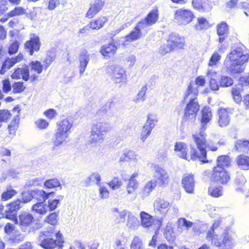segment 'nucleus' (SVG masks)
Returning a JSON list of instances; mask_svg holds the SVG:
<instances>
[{
	"mask_svg": "<svg viewBox=\"0 0 249 249\" xmlns=\"http://www.w3.org/2000/svg\"><path fill=\"white\" fill-rule=\"evenodd\" d=\"M212 113L209 107H205L202 110L201 118L202 127L198 133L193 135V139L195 142L197 149L193 148L191 150L192 158H197L203 162L207 163L211 161L207 159L206 148L213 151L217 150V147L214 145L210 140H206L207 134L205 132L204 126L211 119Z\"/></svg>",
	"mask_w": 249,
	"mask_h": 249,
	"instance_id": "obj_1",
	"label": "nucleus"
},
{
	"mask_svg": "<svg viewBox=\"0 0 249 249\" xmlns=\"http://www.w3.org/2000/svg\"><path fill=\"white\" fill-rule=\"evenodd\" d=\"M206 239L218 249H233L235 241L230 229L221 226V220H215L207 232Z\"/></svg>",
	"mask_w": 249,
	"mask_h": 249,
	"instance_id": "obj_2",
	"label": "nucleus"
},
{
	"mask_svg": "<svg viewBox=\"0 0 249 249\" xmlns=\"http://www.w3.org/2000/svg\"><path fill=\"white\" fill-rule=\"evenodd\" d=\"M195 87L191 83L188 86L187 91L184 95V101L189 100L185 110L183 120L184 121H194L196 114L199 109V106L196 100V96L198 93V86H202L205 84V80L202 76H198L195 81Z\"/></svg>",
	"mask_w": 249,
	"mask_h": 249,
	"instance_id": "obj_3",
	"label": "nucleus"
},
{
	"mask_svg": "<svg viewBox=\"0 0 249 249\" xmlns=\"http://www.w3.org/2000/svg\"><path fill=\"white\" fill-rule=\"evenodd\" d=\"M249 59V54L246 53L243 48L234 47L227 55L224 65L228 72L231 74L239 73L244 71V64Z\"/></svg>",
	"mask_w": 249,
	"mask_h": 249,
	"instance_id": "obj_4",
	"label": "nucleus"
},
{
	"mask_svg": "<svg viewBox=\"0 0 249 249\" xmlns=\"http://www.w3.org/2000/svg\"><path fill=\"white\" fill-rule=\"evenodd\" d=\"M5 217L15 221L16 224L20 226L23 231H27L28 227L34 219L31 214L25 212L21 213L18 218L16 216H14V214H7Z\"/></svg>",
	"mask_w": 249,
	"mask_h": 249,
	"instance_id": "obj_5",
	"label": "nucleus"
},
{
	"mask_svg": "<svg viewBox=\"0 0 249 249\" xmlns=\"http://www.w3.org/2000/svg\"><path fill=\"white\" fill-rule=\"evenodd\" d=\"M49 232H41L37 238L38 244L45 249H52L58 247L59 249L62 248V242L58 240H53L49 236Z\"/></svg>",
	"mask_w": 249,
	"mask_h": 249,
	"instance_id": "obj_6",
	"label": "nucleus"
},
{
	"mask_svg": "<svg viewBox=\"0 0 249 249\" xmlns=\"http://www.w3.org/2000/svg\"><path fill=\"white\" fill-rule=\"evenodd\" d=\"M194 18L193 12L183 8L177 10L174 15V20L179 25H186L190 23Z\"/></svg>",
	"mask_w": 249,
	"mask_h": 249,
	"instance_id": "obj_7",
	"label": "nucleus"
},
{
	"mask_svg": "<svg viewBox=\"0 0 249 249\" xmlns=\"http://www.w3.org/2000/svg\"><path fill=\"white\" fill-rule=\"evenodd\" d=\"M111 78L115 83H120L126 79L125 71L118 65H112L108 68Z\"/></svg>",
	"mask_w": 249,
	"mask_h": 249,
	"instance_id": "obj_8",
	"label": "nucleus"
},
{
	"mask_svg": "<svg viewBox=\"0 0 249 249\" xmlns=\"http://www.w3.org/2000/svg\"><path fill=\"white\" fill-rule=\"evenodd\" d=\"M40 45L39 37L35 34H32L30 40L25 42V47L29 51L30 54L33 55L34 52L39 51Z\"/></svg>",
	"mask_w": 249,
	"mask_h": 249,
	"instance_id": "obj_9",
	"label": "nucleus"
},
{
	"mask_svg": "<svg viewBox=\"0 0 249 249\" xmlns=\"http://www.w3.org/2000/svg\"><path fill=\"white\" fill-rule=\"evenodd\" d=\"M213 178L214 181L224 184L229 180L230 176L225 169H220L219 167H213Z\"/></svg>",
	"mask_w": 249,
	"mask_h": 249,
	"instance_id": "obj_10",
	"label": "nucleus"
},
{
	"mask_svg": "<svg viewBox=\"0 0 249 249\" xmlns=\"http://www.w3.org/2000/svg\"><path fill=\"white\" fill-rule=\"evenodd\" d=\"M153 168L154 170L153 179L157 181V184H165L168 178V175L167 173L164 169L158 165H155Z\"/></svg>",
	"mask_w": 249,
	"mask_h": 249,
	"instance_id": "obj_11",
	"label": "nucleus"
},
{
	"mask_svg": "<svg viewBox=\"0 0 249 249\" xmlns=\"http://www.w3.org/2000/svg\"><path fill=\"white\" fill-rule=\"evenodd\" d=\"M182 183L183 188L187 193H193L195 185V181L193 174H184L182 179Z\"/></svg>",
	"mask_w": 249,
	"mask_h": 249,
	"instance_id": "obj_12",
	"label": "nucleus"
},
{
	"mask_svg": "<svg viewBox=\"0 0 249 249\" xmlns=\"http://www.w3.org/2000/svg\"><path fill=\"white\" fill-rule=\"evenodd\" d=\"M11 78L13 79H22L26 81H28L30 79L29 67L25 66L17 68L12 74Z\"/></svg>",
	"mask_w": 249,
	"mask_h": 249,
	"instance_id": "obj_13",
	"label": "nucleus"
},
{
	"mask_svg": "<svg viewBox=\"0 0 249 249\" xmlns=\"http://www.w3.org/2000/svg\"><path fill=\"white\" fill-rule=\"evenodd\" d=\"M23 58L22 54L19 53L16 57L6 59L2 64L1 70H0V73L3 74L5 71L10 69L16 63L20 62Z\"/></svg>",
	"mask_w": 249,
	"mask_h": 249,
	"instance_id": "obj_14",
	"label": "nucleus"
},
{
	"mask_svg": "<svg viewBox=\"0 0 249 249\" xmlns=\"http://www.w3.org/2000/svg\"><path fill=\"white\" fill-rule=\"evenodd\" d=\"M207 76L209 79V86L212 90H218L220 87L217 80L218 77L217 72L213 70H209L207 73Z\"/></svg>",
	"mask_w": 249,
	"mask_h": 249,
	"instance_id": "obj_15",
	"label": "nucleus"
},
{
	"mask_svg": "<svg viewBox=\"0 0 249 249\" xmlns=\"http://www.w3.org/2000/svg\"><path fill=\"white\" fill-rule=\"evenodd\" d=\"M117 48L118 46L113 41L102 46L100 51L105 57H110L115 53Z\"/></svg>",
	"mask_w": 249,
	"mask_h": 249,
	"instance_id": "obj_16",
	"label": "nucleus"
},
{
	"mask_svg": "<svg viewBox=\"0 0 249 249\" xmlns=\"http://www.w3.org/2000/svg\"><path fill=\"white\" fill-rule=\"evenodd\" d=\"M29 67L30 68V78L32 81L36 80L38 78V75L36 73H32L34 71L37 74L41 73L43 69V66L41 62L38 61H32L30 63Z\"/></svg>",
	"mask_w": 249,
	"mask_h": 249,
	"instance_id": "obj_17",
	"label": "nucleus"
},
{
	"mask_svg": "<svg viewBox=\"0 0 249 249\" xmlns=\"http://www.w3.org/2000/svg\"><path fill=\"white\" fill-rule=\"evenodd\" d=\"M174 150L179 157L188 160L187 153L188 149L186 143L182 142H177L174 146Z\"/></svg>",
	"mask_w": 249,
	"mask_h": 249,
	"instance_id": "obj_18",
	"label": "nucleus"
},
{
	"mask_svg": "<svg viewBox=\"0 0 249 249\" xmlns=\"http://www.w3.org/2000/svg\"><path fill=\"white\" fill-rule=\"evenodd\" d=\"M91 129L104 135L105 133L110 130V126L108 123L104 122H97L93 123Z\"/></svg>",
	"mask_w": 249,
	"mask_h": 249,
	"instance_id": "obj_19",
	"label": "nucleus"
},
{
	"mask_svg": "<svg viewBox=\"0 0 249 249\" xmlns=\"http://www.w3.org/2000/svg\"><path fill=\"white\" fill-rule=\"evenodd\" d=\"M128 211L124 210L122 211H119V209L114 208L112 209L113 213V219L116 223H122L125 221V217L128 213Z\"/></svg>",
	"mask_w": 249,
	"mask_h": 249,
	"instance_id": "obj_20",
	"label": "nucleus"
},
{
	"mask_svg": "<svg viewBox=\"0 0 249 249\" xmlns=\"http://www.w3.org/2000/svg\"><path fill=\"white\" fill-rule=\"evenodd\" d=\"M104 2L101 0H95L93 4H91L90 7L87 13V17L89 18H93L102 8Z\"/></svg>",
	"mask_w": 249,
	"mask_h": 249,
	"instance_id": "obj_21",
	"label": "nucleus"
},
{
	"mask_svg": "<svg viewBox=\"0 0 249 249\" xmlns=\"http://www.w3.org/2000/svg\"><path fill=\"white\" fill-rule=\"evenodd\" d=\"M229 32V27L225 22H221L217 25V33L219 36V42L222 43L227 37Z\"/></svg>",
	"mask_w": 249,
	"mask_h": 249,
	"instance_id": "obj_22",
	"label": "nucleus"
},
{
	"mask_svg": "<svg viewBox=\"0 0 249 249\" xmlns=\"http://www.w3.org/2000/svg\"><path fill=\"white\" fill-rule=\"evenodd\" d=\"M219 120L218 124L220 127H225L228 125L230 122V118L228 110L221 108L218 110Z\"/></svg>",
	"mask_w": 249,
	"mask_h": 249,
	"instance_id": "obj_23",
	"label": "nucleus"
},
{
	"mask_svg": "<svg viewBox=\"0 0 249 249\" xmlns=\"http://www.w3.org/2000/svg\"><path fill=\"white\" fill-rule=\"evenodd\" d=\"M142 32L139 31L136 27L124 37L125 40L123 42V45L125 46L127 42H131L136 41L141 38Z\"/></svg>",
	"mask_w": 249,
	"mask_h": 249,
	"instance_id": "obj_24",
	"label": "nucleus"
},
{
	"mask_svg": "<svg viewBox=\"0 0 249 249\" xmlns=\"http://www.w3.org/2000/svg\"><path fill=\"white\" fill-rule=\"evenodd\" d=\"M89 54L86 50H83L81 52L79 57L80 74H82L87 66L89 61Z\"/></svg>",
	"mask_w": 249,
	"mask_h": 249,
	"instance_id": "obj_25",
	"label": "nucleus"
},
{
	"mask_svg": "<svg viewBox=\"0 0 249 249\" xmlns=\"http://www.w3.org/2000/svg\"><path fill=\"white\" fill-rule=\"evenodd\" d=\"M20 109L19 107H15L12 110V112L15 114L14 118L9 125L8 128L11 134L14 133L18 126L19 121L18 115Z\"/></svg>",
	"mask_w": 249,
	"mask_h": 249,
	"instance_id": "obj_26",
	"label": "nucleus"
},
{
	"mask_svg": "<svg viewBox=\"0 0 249 249\" xmlns=\"http://www.w3.org/2000/svg\"><path fill=\"white\" fill-rule=\"evenodd\" d=\"M184 45V38L178 36L171 35L168 39V45L173 47V50L176 48H182Z\"/></svg>",
	"mask_w": 249,
	"mask_h": 249,
	"instance_id": "obj_27",
	"label": "nucleus"
},
{
	"mask_svg": "<svg viewBox=\"0 0 249 249\" xmlns=\"http://www.w3.org/2000/svg\"><path fill=\"white\" fill-rule=\"evenodd\" d=\"M157 181L151 179L148 181L142 189V195L143 197L148 196L157 185Z\"/></svg>",
	"mask_w": 249,
	"mask_h": 249,
	"instance_id": "obj_28",
	"label": "nucleus"
},
{
	"mask_svg": "<svg viewBox=\"0 0 249 249\" xmlns=\"http://www.w3.org/2000/svg\"><path fill=\"white\" fill-rule=\"evenodd\" d=\"M169 206V202L163 199L158 198L154 202V209L160 212H163L164 210L167 212Z\"/></svg>",
	"mask_w": 249,
	"mask_h": 249,
	"instance_id": "obj_29",
	"label": "nucleus"
},
{
	"mask_svg": "<svg viewBox=\"0 0 249 249\" xmlns=\"http://www.w3.org/2000/svg\"><path fill=\"white\" fill-rule=\"evenodd\" d=\"M249 149V141L238 140L235 142L233 150L239 152H244Z\"/></svg>",
	"mask_w": 249,
	"mask_h": 249,
	"instance_id": "obj_30",
	"label": "nucleus"
},
{
	"mask_svg": "<svg viewBox=\"0 0 249 249\" xmlns=\"http://www.w3.org/2000/svg\"><path fill=\"white\" fill-rule=\"evenodd\" d=\"M21 200L18 199L7 205L5 210V216L7 214H14V216H16V212L21 207Z\"/></svg>",
	"mask_w": 249,
	"mask_h": 249,
	"instance_id": "obj_31",
	"label": "nucleus"
},
{
	"mask_svg": "<svg viewBox=\"0 0 249 249\" xmlns=\"http://www.w3.org/2000/svg\"><path fill=\"white\" fill-rule=\"evenodd\" d=\"M141 224L142 227L147 228L153 225V220L152 216L148 213L142 212L140 213Z\"/></svg>",
	"mask_w": 249,
	"mask_h": 249,
	"instance_id": "obj_32",
	"label": "nucleus"
},
{
	"mask_svg": "<svg viewBox=\"0 0 249 249\" xmlns=\"http://www.w3.org/2000/svg\"><path fill=\"white\" fill-rule=\"evenodd\" d=\"M157 122L158 120L155 114H149L147 116V121L144 124L143 127L148 130V132L151 133Z\"/></svg>",
	"mask_w": 249,
	"mask_h": 249,
	"instance_id": "obj_33",
	"label": "nucleus"
},
{
	"mask_svg": "<svg viewBox=\"0 0 249 249\" xmlns=\"http://www.w3.org/2000/svg\"><path fill=\"white\" fill-rule=\"evenodd\" d=\"M178 228L181 230L182 231H188L193 226V223L187 220L185 218H179L177 221Z\"/></svg>",
	"mask_w": 249,
	"mask_h": 249,
	"instance_id": "obj_34",
	"label": "nucleus"
},
{
	"mask_svg": "<svg viewBox=\"0 0 249 249\" xmlns=\"http://www.w3.org/2000/svg\"><path fill=\"white\" fill-rule=\"evenodd\" d=\"M217 165L215 167H219L220 169L229 167L231 164V159L228 156H220L217 159Z\"/></svg>",
	"mask_w": 249,
	"mask_h": 249,
	"instance_id": "obj_35",
	"label": "nucleus"
},
{
	"mask_svg": "<svg viewBox=\"0 0 249 249\" xmlns=\"http://www.w3.org/2000/svg\"><path fill=\"white\" fill-rule=\"evenodd\" d=\"M237 163L241 168L244 170L249 169V157L244 155H240L237 157L236 159Z\"/></svg>",
	"mask_w": 249,
	"mask_h": 249,
	"instance_id": "obj_36",
	"label": "nucleus"
},
{
	"mask_svg": "<svg viewBox=\"0 0 249 249\" xmlns=\"http://www.w3.org/2000/svg\"><path fill=\"white\" fill-rule=\"evenodd\" d=\"M129 160L137 161V155L132 151L126 150L120 157L119 161L121 162H125Z\"/></svg>",
	"mask_w": 249,
	"mask_h": 249,
	"instance_id": "obj_37",
	"label": "nucleus"
},
{
	"mask_svg": "<svg viewBox=\"0 0 249 249\" xmlns=\"http://www.w3.org/2000/svg\"><path fill=\"white\" fill-rule=\"evenodd\" d=\"M73 123V118L71 116L68 117L63 119V133L66 134L65 137L71 133V128ZM64 134H63V136Z\"/></svg>",
	"mask_w": 249,
	"mask_h": 249,
	"instance_id": "obj_38",
	"label": "nucleus"
},
{
	"mask_svg": "<svg viewBox=\"0 0 249 249\" xmlns=\"http://www.w3.org/2000/svg\"><path fill=\"white\" fill-rule=\"evenodd\" d=\"M107 21V18L105 17H101L98 19L90 22V28L92 29L98 30L103 26Z\"/></svg>",
	"mask_w": 249,
	"mask_h": 249,
	"instance_id": "obj_39",
	"label": "nucleus"
},
{
	"mask_svg": "<svg viewBox=\"0 0 249 249\" xmlns=\"http://www.w3.org/2000/svg\"><path fill=\"white\" fill-rule=\"evenodd\" d=\"M159 18V11L158 9L151 10L144 19L151 25L155 24Z\"/></svg>",
	"mask_w": 249,
	"mask_h": 249,
	"instance_id": "obj_40",
	"label": "nucleus"
},
{
	"mask_svg": "<svg viewBox=\"0 0 249 249\" xmlns=\"http://www.w3.org/2000/svg\"><path fill=\"white\" fill-rule=\"evenodd\" d=\"M246 180L243 175L240 173H237L234 179V183L237 186H239L236 189V191L243 192V189L242 187L246 182Z\"/></svg>",
	"mask_w": 249,
	"mask_h": 249,
	"instance_id": "obj_41",
	"label": "nucleus"
},
{
	"mask_svg": "<svg viewBox=\"0 0 249 249\" xmlns=\"http://www.w3.org/2000/svg\"><path fill=\"white\" fill-rule=\"evenodd\" d=\"M53 192L46 193L42 190H36L34 192V197L39 201H44L47 199L50 196L53 195Z\"/></svg>",
	"mask_w": 249,
	"mask_h": 249,
	"instance_id": "obj_42",
	"label": "nucleus"
},
{
	"mask_svg": "<svg viewBox=\"0 0 249 249\" xmlns=\"http://www.w3.org/2000/svg\"><path fill=\"white\" fill-rule=\"evenodd\" d=\"M103 135L101 133H97V132L91 129L89 137L90 142L95 144L101 143L104 140Z\"/></svg>",
	"mask_w": 249,
	"mask_h": 249,
	"instance_id": "obj_43",
	"label": "nucleus"
},
{
	"mask_svg": "<svg viewBox=\"0 0 249 249\" xmlns=\"http://www.w3.org/2000/svg\"><path fill=\"white\" fill-rule=\"evenodd\" d=\"M208 194L214 197L221 196L222 195V187L221 186H210L208 188Z\"/></svg>",
	"mask_w": 249,
	"mask_h": 249,
	"instance_id": "obj_44",
	"label": "nucleus"
},
{
	"mask_svg": "<svg viewBox=\"0 0 249 249\" xmlns=\"http://www.w3.org/2000/svg\"><path fill=\"white\" fill-rule=\"evenodd\" d=\"M241 90L242 88L240 85L233 87L232 89V97L235 102L237 104H239L242 100V97L241 94Z\"/></svg>",
	"mask_w": 249,
	"mask_h": 249,
	"instance_id": "obj_45",
	"label": "nucleus"
},
{
	"mask_svg": "<svg viewBox=\"0 0 249 249\" xmlns=\"http://www.w3.org/2000/svg\"><path fill=\"white\" fill-rule=\"evenodd\" d=\"M32 209L37 213L41 214H45L48 211V207L43 202L36 203L32 206Z\"/></svg>",
	"mask_w": 249,
	"mask_h": 249,
	"instance_id": "obj_46",
	"label": "nucleus"
},
{
	"mask_svg": "<svg viewBox=\"0 0 249 249\" xmlns=\"http://www.w3.org/2000/svg\"><path fill=\"white\" fill-rule=\"evenodd\" d=\"M101 176L98 172L92 173L85 180V182L89 185L91 182H95L99 185L101 181Z\"/></svg>",
	"mask_w": 249,
	"mask_h": 249,
	"instance_id": "obj_47",
	"label": "nucleus"
},
{
	"mask_svg": "<svg viewBox=\"0 0 249 249\" xmlns=\"http://www.w3.org/2000/svg\"><path fill=\"white\" fill-rule=\"evenodd\" d=\"M126 216H127L126 224L129 228H134L138 226V219L131 212L128 211Z\"/></svg>",
	"mask_w": 249,
	"mask_h": 249,
	"instance_id": "obj_48",
	"label": "nucleus"
},
{
	"mask_svg": "<svg viewBox=\"0 0 249 249\" xmlns=\"http://www.w3.org/2000/svg\"><path fill=\"white\" fill-rule=\"evenodd\" d=\"M61 123L58 124V127L56 130L55 134V140L54 141V146H59L62 142V127L60 125Z\"/></svg>",
	"mask_w": 249,
	"mask_h": 249,
	"instance_id": "obj_49",
	"label": "nucleus"
},
{
	"mask_svg": "<svg viewBox=\"0 0 249 249\" xmlns=\"http://www.w3.org/2000/svg\"><path fill=\"white\" fill-rule=\"evenodd\" d=\"M138 186V182L136 180L129 179L126 186L128 194H134Z\"/></svg>",
	"mask_w": 249,
	"mask_h": 249,
	"instance_id": "obj_50",
	"label": "nucleus"
},
{
	"mask_svg": "<svg viewBox=\"0 0 249 249\" xmlns=\"http://www.w3.org/2000/svg\"><path fill=\"white\" fill-rule=\"evenodd\" d=\"M26 13V10L20 6L16 7L15 8L7 13V16L11 18L17 16L23 15Z\"/></svg>",
	"mask_w": 249,
	"mask_h": 249,
	"instance_id": "obj_51",
	"label": "nucleus"
},
{
	"mask_svg": "<svg viewBox=\"0 0 249 249\" xmlns=\"http://www.w3.org/2000/svg\"><path fill=\"white\" fill-rule=\"evenodd\" d=\"M147 88L146 85L142 87L140 90L137 94V97L134 99V102L136 103H138L140 101H143L145 99V93L147 91Z\"/></svg>",
	"mask_w": 249,
	"mask_h": 249,
	"instance_id": "obj_52",
	"label": "nucleus"
},
{
	"mask_svg": "<svg viewBox=\"0 0 249 249\" xmlns=\"http://www.w3.org/2000/svg\"><path fill=\"white\" fill-rule=\"evenodd\" d=\"M35 124L39 129H45L49 126V122L45 119L39 118L35 122Z\"/></svg>",
	"mask_w": 249,
	"mask_h": 249,
	"instance_id": "obj_53",
	"label": "nucleus"
},
{
	"mask_svg": "<svg viewBox=\"0 0 249 249\" xmlns=\"http://www.w3.org/2000/svg\"><path fill=\"white\" fill-rule=\"evenodd\" d=\"M55 57L54 53L52 51H49L47 53V56L43 61L45 64L44 68L47 69V68L51 65L52 62L54 60Z\"/></svg>",
	"mask_w": 249,
	"mask_h": 249,
	"instance_id": "obj_54",
	"label": "nucleus"
},
{
	"mask_svg": "<svg viewBox=\"0 0 249 249\" xmlns=\"http://www.w3.org/2000/svg\"><path fill=\"white\" fill-rule=\"evenodd\" d=\"M17 194V191L11 187L7 189V191L3 192L1 195V199L4 200H7L11 198Z\"/></svg>",
	"mask_w": 249,
	"mask_h": 249,
	"instance_id": "obj_55",
	"label": "nucleus"
},
{
	"mask_svg": "<svg viewBox=\"0 0 249 249\" xmlns=\"http://www.w3.org/2000/svg\"><path fill=\"white\" fill-rule=\"evenodd\" d=\"M13 92L15 93H21L24 91L25 87L23 82H15L12 85Z\"/></svg>",
	"mask_w": 249,
	"mask_h": 249,
	"instance_id": "obj_56",
	"label": "nucleus"
},
{
	"mask_svg": "<svg viewBox=\"0 0 249 249\" xmlns=\"http://www.w3.org/2000/svg\"><path fill=\"white\" fill-rule=\"evenodd\" d=\"M233 84L232 79L228 76H222L220 81V86L221 87H227L232 85Z\"/></svg>",
	"mask_w": 249,
	"mask_h": 249,
	"instance_id": "obj_57",
	"label": "nucleus"
},
{
	"mask_svg": "<svg viewBox=\"0 0 249 249\" xmlns=\"http://www.w3.org/2000/svg\"><path fill=\"white\" fill-rule=\"evenodd\" d=\"M44 186L47 188H53L60 186V183L57 179L54 178L48 180L44 183Z\"/></svg>",
	"mask_w": 249,
	"mask_h": 249,
	"instance_id": "obj_58",
	"label": "nucleus"
},
{
	"mask_svg": "<svg viewBox=\"0 0 249 249\" xmlns=\"http://www.w3.org/2000/svg\"><path fill=\"white\" fill-rule=\"evenodd\" d=\"M151 26L145 19H142L139 21L135 26L139 31L142 32V31H145L147 32V28Z\"/></svg>",
	"mask_w": 249,
	"mask_h": 249,
	"instance_id": "obj_59",
	"label": "nucleus"
},
{
	"mask_svg": "<svg viewBox=\"0 0 249 249\" xmlns=\"http://www.w3.org/2000/svg\"><path fill=\"white\" fill-rule=\"evenodd\" d=\"M197 20L198 23L195 25V27L197 30H202L208 28V23L205 18H198Z\"/></svg>",
	"mask_w": 249,
	"mask_h": 249,
	"instance_id": "obj_60",
	"label": "nucleus"
},
{
	"mask_svg": "<svg viewBox=\"0 0 249 249\" xmlns=\"http://www.w3.org/2000/svg\"><path fill=\"white\" fill-rule=\"evenodd\" d=\"M11 114L8 110H0V122H7L11 118Z\"/></svg>",
	"mask_w": 249,
	"mask_h": 249,
	"instance_id": "obj_61",
	"label": "nucleus"
},
{
	"mask_svg": "<svg viewBox=\"0 0 249 249\" xmlns=\"http://www.w3.org/2000/svg\"><path fill=\"white\" fill-rule=\"evenodd\" d=\"M112 105V102H107L104 106H102L100 109L97 111V114L99 116H102L105 114L107 113L111 108Z\"/></svg>",
	"mask_w": 249,
	"mask_h": 249,
	"instance_id": "obj_62",
	"label": "nucleus"
},
{
	"mask_svg": "<svg viewBox=\"0 0 249 249\" xmlns=\"http://www.w3.org/2000/svg\"><path fill=\"white\" fill-rule=\"evenodd\" d=\"M142 243L141 239L138 236H135L132 241L130 249H142Z\"/></svg>",
	"mask_w": 249,
	"mask_h": 249,
	"instance_id": "obj_63",
	"label": "nucleus"
},
{
	"mask_svg": "<svg viewBox=\"0 0 249 249\" xmlns=\"http://www.w3.org/2000/svg\"><path fill=\"white\" fill-rule=\"evenodd\" d=\"M221 59V55L217 52H214L211 56L209 62V66H215L217 62Z\"/></svg>",
	"mask_w": 249,
	"mask_h": 249,
	"instance_id": "obj_64",
	"label": "nucleus"
}]
</instances>
